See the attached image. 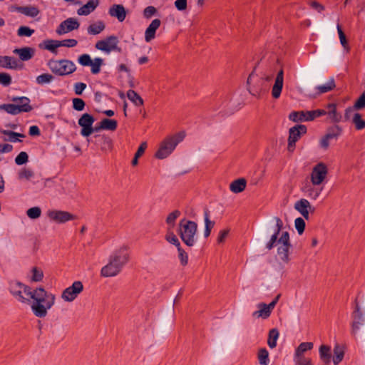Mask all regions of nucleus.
I'll return each mask as SVG.
<instances>
[{
  "label": "nucleus",
  "instance_id": "obj_27",
  "mask_svg": "<svg viewBox=\"0 0 365 365\" xmlns=\"http://www.w3.org/2000/svg\"><path fill=\"white\" fill-rule=\"evenodd\" d=\"M21 284L20 282L16 283L14 284L11 289V292L13 294L14 297H16V299L22 302L26 303L29 301V297H24L23 294H24L23 291V288L20 287L19 284Z\"/></svg>",
  "mask_w": 365,
  "mask_h": 365
},
{
  "label": "nucleus",
  "instance_id": "obj_28",
  "mask_svg": "<svg viewBox=\"0 0 365 365\" xmlns=\"http://www.w3.org/2000/svg\"><path fill=\"white\" fill-rule=\"evenodd\" d=\"M327 114L333 123H338L341 119V115L336 111V106L334 103H329L327 106Z\"/></svg>",
  "mask_w": 365,
  "mask_h": 365
},
{
  "label": "nucleus",
  "instance_id": "obj_41",
  "mask_svg": "<svg viewBox=\"0 0 365 365\" xmlns=\"http://www.w3.org/2000/svg\"><path fill=\"white\" fill-rule=\"evenodd\" d=\"M257 358L259 363L261 365H268L269 362V352L265 348H262L259 349L257 354Z\"/></svg>",
  "mask_w": 365,
  "mask_h": 365
},
{
  "label": "nucleus",
  "instance_id": "obj_59",
  "mask_svg": "<svg viewBox=\"0 0 365 365\" xmlns=\"http://www.w3.org/2000/svg\"><path fill=\"white\" fill-rule=\"evenodd\" d=\"M157 13V9L153 6H148L143 10V16L145 19H150Z\"/></svg>",
  "mask_w": 365,
  "mask_h": 365
},
{
  "label": "nucleus",
  "instance_id": "obj_62",
  "mask_svg": "<svg viewBox=\"0 0 365 365\" xmlns=\"http://www.w3.org/2000/svg\"><path fill=\"white\" fill-rule=\"evenodd\" d=\"M356 110H361L365 108V93H364L355 102L354 105Z\"/></svg>",
  "mask_w": 365,
  "mask_h": 365
},
{
  "label": "nucleus",
  "instance_id": "obj_20",
  "mask_svg": "<svg viewBox=\"0 0 365 365\" xmlns=\"http://www.w3.org/2000/svg\"><path fill=\"white\" fill-rule=\"evenodd\" d=\"M109 14L116 17L119 21L122 22L126 17V11L123 5L115 4L110 8Z\"/></svg>",
  "mask_w": 365,
  "mask_h": 365
},
{
  "label": "nucleus",
  "instance_id": "obj_45",
  "mask_svg": "<svg viewBox=\"0 0 365 365\" xmlns=\"http://www.w3.org/2000/svg\"><path fill=\"white\" fill-rule=\"evenodd\" d=\"M352 123L354 124L356 130L365 128V120L362 119L360 113H354Z\"/></svg>",
  "mask_w": 365,
  "mask_h": 365
},
{
  "label": "nucleus",
  "instance_id": "obj_54",
  "mask_svg": "<svg viewBox=\"0 0 365 365\" xmlns=\"http://www.w3.org/2000/svg\"><path fill=\"white\" fill-rule=\"evenodd\" d=\"M336 28H337V31H338V34H339V37L340 42H341V45L343 46V47L345 49L349 50L348 43H347V41H346V36H345L344 31H342L340 25L338 24Z\"/></svg>",
  "mask_w": 365,
  "mask_h": 365
},
{
  "label": "nucleus",
  "instance_id": "obj_56",
  "mask_svg": "<svg viewBox=\"0 0 365 365\" xmlns=\"http://www.w3.org/2000/svg\"><path fill=\"white\" fill-rule=\"evenodd\" d=\"M73 102V108L76 110L81 111L85 108V102L81 99L78 98H75L72 101Z\"/></svg>",
  "mask_w": 365,
  "mask_h": 365
},
{
  "label": "nucleus",
  "instance_id": "obj_52",
  "mask_svg": "<svg viewBox=\"0 0 365 365\" xmlns=\"http://www.w3.org/2000/svg\"><path fill=\"white\" fill-rule=\"evenodd\" d=\"M53 77L49 73L41 74L36 78V82L40 84L48 83L53 80Z\"/></svg>",
  "mask_w": 365,
  "mask_h": 365
},
{
  "label": "nucleus",
  "instance_id": "obj_31",
  "mask_svg": "<svg viewBox=\"0 0 365 365\" xmlns=\"http://www.w3.org/2000/svg\"><path fill=\"white\" fill-rule=\"evenodd\" d=\"M314 344L312 342H302L295 350L294 357L304 356L305 352L310 351L313 349Z\"/></svg>",
  "mask_w": 365,
  "mask_h": 365
},
{
  "label": "nucleus",
  "instance_id": "obj_16",
  "mask_svg": "<svg viewBox=\"0 0 365 365\" xmlns=\"http://www.w3.org/2000/svg\"><path fill=\"white\" fill-rule=\"evenodd\" d=\"M284 84V71L280 69L277 74L274 83L272 88V96L274 98L277 99L281 95V92Z\"/></svg>",
  "mask_w": 365,
  "mask_h": 365
},
{
  "label": "nucleus",
  "instance_id": "obj_2",
  "mask_svg": "<svg viewBox=\"0 0 365 365\" xmlns=\"http://www.w3.org/2000/svg\"><path fill=\"white\" fill-rule=\"evenodd\" d=\"M274 220L276 222V230L271 236L269 241L266 244V248L268 250H271L276 245L277 247V259L281 263L287 264L290 260L289 250L292 247L289 235L288 232H283L277 240L278 235L283 227V222L277 217H274Z\"/></svg>",
  "mask_w": 365,
  "mask_h": 365
},
{
  "label": "nucleus",
  "instance_id": "obj_34",
  "mask_svg": "<svg viewBox=\"0 0 365 365\" xmlns=\"http://www.w3.org/2000/svg\"><path fill=\"white\" fill-rule=\"evenodd\" d=\"M106 28L105 24L103 21H97L91 24L88 27V33L91 35H97L101 33Z\"/></svg>",
  "mask_w": 365,
  "mask_h": 365
},
{
  "label": "nucleus",
  "instance_id": "obj_25",
  "mask_svg": "<svg viewBox=\"0 0 365 365\" xmlns=\"http://www.w3.org/2000/svg\"><path fill=\"white\" fill-rule=\"evenodd\" d=\"M246 186L247 180L245 178H239L230 184V190L233 193H240L245 190Z\"/></svg>",
  "mask_w": 365,
  "mask_h": 365
},
{
  "label": "nucleus",
  "instance_id": "obj_4",
  "mask_svg": "<svg viewBox=\"0 0 365 365\" xmlns=\"http://www.w3.org/2000/svg\"><path fill=\"white\" fill-rule=\"evenodd\" d=\"M185 137V131L167 136L160 142L159 148L155 153V157L160 160L168 158L175 149L178 144L183 140Z\"/></svg>",
  "mask_w": 365,
  "mask_h": 365
},
{
  "label": "nucleus",
  "instance_id": "obj_9",
  "mask_svg": "<svg viewBox=\"0 0 365 365\" xmlns=\"http://www.w3.org/2000/svg\"><path fill=\"white\" fill-rule=\"evenodd\" d=\"M83 291V284L81 281H75L71 286L63 290L61 298L65 302H73Z\"/></svg>",
  "mask_w": 365,
  "mask_h": 365
},
{
  "label": "nucleus",
  "instance_id": "obj_10",
  "mask_svg": "<svg viewBox=\"0 0 365 365\" xmlns=\"http://www.w3.org/2000/svg\"><path fill=\"white\" fill-rule=\"evenodd\" d=\"M306 133L307 127L304 125H297L289 129L287 145L289 152L292 153L294 150L296 142Z\"/></svg>",
  "mask_w": 365,
  "mask_h": 365
},
{
  "label": "nucleus",
  "instance_id": "obj_42",
  "mask_svg": "<svg viewBox=\"0 0 365 365\" xmlns=\"http://www.w3.org/2000/svg\"><path fill=\"white\" fill-rule=\"evenodd\" d=\"M34 176V171L30 168H24L18 173L20 180H30Z\"/></svg>",
  "mask_w": 365,
  "mask_h": 365
},
{
  "label": "nucleus",
  "instance_id": "obj_22",
  "mask_svg": "<svg viewBox=\"0 0 365 365\" xmlns=\"http://www.w3.org/2000/svg\"><path fill=\"white\" fill-rule=\"evenodd\" d=\"M99 4V0H89L85 5L77 11L78 15L87 16L93 11Z\"/></svg>",
  "mask_w": 365,
  "mask_h": 365
},
{
  "label": "nucleus",
  "instance_id": "obj_55",
  "mask_svg": "<svg viewBox=\"0 0 365 365\" xmlns=\"http://www.w3.org/2000/svg\"><path fill=\"white\" fill-rule=\"evenodd\" d=\"M295 227L299 235H302L305 229V222L303 218L298 217L294 221Z\"/></svg>",
  "mask_w": 365,
  "mask_h": 365
},
{
  "label": "nucleus",
  "instance_id": "obj_63",
  "mask_svg": "<svg viewBox=\"0 0 365 365\" xmlns=\"http://www.w3.org/2000/svg\"><path fill=\"white\" fill-rule=\"evenodd\" d=\"M310 113L309 114V118L312 120H314L316 118L319 117L321 115H324L327 114V110L322 109H317L314 110H309Z\"/></svg>",
  "mask_w": 365,
  "mask_h": 365
},
{
  "label": "nucleus",
  "instance_id": "obj_5",
  "mask_svg": "<svg viewBox=\"0 0 365 365\" xmlns=\"http://www.w3.org/2000/svg\"><path fill=\"white\" fill-rule=\"evenodd\" d=\"M197 225L195 222L182 219L178 224V232L182 241L187 246L192 247L195 244V236Z\"/></svg>",
  "mask_w": 365,
  "mask_h": 365
},
{
  "label": "nucleus",
  "instance_id": "obj_18",
  "mask_svg": "<svg viewBox=\"0 0 365 365\" xmlns=\"http://www.w3.org/2000/svg\"><path fill=\"white\" fill-rule=\"evenodd\" d=\"M161 21L159 19H153L145 31V41L150 42L155 38V32L160 28Z\"/></svg>",
  "mask_w": 365,
  "mask_h": 365
},
{
  "label": "nucleus",
  "instance_id": "obj_39",
  "mask_svg": "<svg viewBox=\"0 0 365 365\" xmlns=\"http://www.w3.org/2000/svg\"><path fill=\"white\" fill-rule=\"evenodd\" d=\"M335 86L336 85L334 78H330L326 84L319 86L316 88V89L318 92V94H322L332 91Z\"/></svg>",
  "mask_w": 365,
  "mask_h": 365
},
{
  "label": "nucleus",
  "instance_id": "obj_36",
  "mask_svg": "<svg viewBox=\"0 0 365 365\" xmlns=\"http://www.w3.org/2000/svg\"><path fill=\"white\" fill-rule=\"evenodd\" d=\"M113 140L110 138L102 135L101 136V150L103 153H109L113 150Z\"/></svg>",
  "mask_w": 365,
  "mask_h": 365
},
{
  "label": "nucleus",
  "instance_id": "obj_57",
  "mask_svg": "<svg viewBox=\"0 0 365 365\" xmlns=\"http://www.w3.org/2000/svg\"><path fill=\"white\" fill-rule=\"evenodd\" d=\"M29 156L26 152H21L15 158V163L19 165H23L28 162Z\"/></svg>",
  "mask_w": 365,
  "mask_h": 365
},
{
  "label": "nucleus",
  "instance_id": "obj_19",
  "mask_svg": "<svg viewBox=\"0 0 365 365\" xmlns=\"http://www.w3.org/2000/svg\"><path fill=\"white\" fill-rule=\"evenodd\" d=\"M11 101L19 109L20 113L30 112L33 109L30 105V100L27 97H14Z\"/></svg>",
  "mask_w": 365,
  "mask_h": 365
},
{
  "label": "nucleus",
  "instance_id": "obj_30",
  "mask_svg": "<svg viewBox=\"0 0 365 365\" xmlns=\"http://www.w3.org/2000/svg\"><path fill=\"white\" fill-rule=\"evenodd\" d=\"M204 220H205L204 237L205 238H207L210 235L211 230L214 227L215 222V221H212L210 220V212L208 210L205 211Z\"/></svg>",
  "mask_w": 365,
  "mask_h": 365
},
{
  "label": "nucleus",
  "instance_id": "obj_11",
  "mask_svg": "<svg viewBox=\"0 0 365 365\" xmlns=\"http://www.w3.org/2000/svg\"><path fill=\"white\" fill-rule=\"evenodd\" d=\"M47 216L51 221L58 224L66 223L76 219V216L72 213L58 210L48 211Z\"/></svg>",
  "mask_w": 365,
  "mask_h": 365
},
{
  "label": "nucleus",
  "instance_id": "obj_1",
  "mask_svg": "<svg viewBox=\"0 0 365 365\" xmlns=\"http://www.w3.org/2000/svg\"><path fill=\"white\" fill-rule=\"evenodd\" d=\"M19 286L23 288L24 294L32 299L31 304L34 314L38 318H44L48 314V310L52 308L56 302V295L48 292L46 289L39 287L32 289L30 287L19 284Z\"/></svg>",
  "mask_w": 365,
  "mask_h": 365
},
{
  "label": "nucleus",
  "instance_id": "obj_61",
  "mask_svg": "<svg viewBox=\"0 0 365 365\" xmlns=\"http://www.w3.org/2000/svg\"><path fill=\"white\" fill-rule=\"evenodd\" d=\"M34 31L27 26H21L18 29V35L19 36H31L34 34Z\"/></svg>",
  "mask_w": 365,
  "mask_h": 365
},
{
  "label": "nucleus",
  "instance_id": "obj_33",
  "mask_svg": "<svg viewBox=\"0 0 365 365\" xmlns=\"http://www.w3.org/2000/svg\"><path fill=\"white\" fill-rule=\"evenodd\" d=\"M118 123L114 119L104 118L99 124V128L107 130H115L117 128Z\"/></svg>",
  "mask_w": 365,
  "mask_h": 365
},
{
  "label": "nucleus",
  "instance_id": "obj_46",
  "mask_svg": "<svg viewBox=\"0 0 365 365\" xmlns=\"http://www.w3.org/2000/svg\"><path fill=\"white\" fill-rule=\"evenodd\" d=\"M31 282H38L42 281L43 278V272L41 269L34 267L31 269Z\"/></svg>",
  "mask_w": 365,
  "mask_h": 365
},
{
  "label": "nucleus",
  "instance_id": "obj_26",
  "mask_svg": "<svg viewBox=\"0 0 365 365\" xmlns=\"http://www.w3.org/2000/svg\"><path fill=\"white\" fill-rule=\"evenodd\" d=\"M0 66L6 68L16 69L19 66L18 61L10 56H0Z\"/></svg>",
  "mask_w": 365,
  "mask_h": 365
},
{
  "label": "nucleus",
  "instance_id": "obj_40",
  "mask_svg": "<svg viewBox=\"0 0 365 365\" xmlns=\"http://www.w3.org/2000/svg\"><path fill=\"white\" fill-rule=\"evenodd\" d=\"M180 215V212L178 210H175L168 214L165 220V222L168 225V228L173 229L175 227V220L179 217Z\"/></svg>",
  "mask_w": 365,
  "mask_h": 365
},
{
  "label": "nucleus",
  "instance_id": "obj_32",
  "mask_svg": "<svg viewBox=\"0 0 365 365\" xmlns=\"http://www.w3.org/2000/svg\"><path fill=\"white\" fill-rule=\"evenodd\" d=\"M319 355L321 359L326 364H329L331 361V348L327 345H321L319 347Z\"/></svg>",
  "mask_w": 365,
  "mask_h": 365
},
{
  "label": "nucleus",
  "instance_id": "obj_44",
  "mask_svg": "<svg viewBox=\"0 0 365 365\" xmlns=\"http://www.w3.org/2000/svg\"><path fill=\"white\" fill-rule=\"evenodd\" d=\"M165 237L168 242L175 245L177 248L180 247V241L175 233L173 232L172 229L168 228Z\"/></svg>",
  "mask_w": 365,
  "mask_h": 365
},
{
  "label": "nucleus",
  "instance_id": "obj_13",
  "mask_svg": "<svg viewBox=\"0 0 365 365\" xmlns=\"http://www.w3.org/2000/svg\"><path fill=\"white\" fill-rule=\"evenodd\" d=\"M354 321L351 324V334L354 336H356L361 334L362 328L365 329L364 327V318L362 312H361L359 307L356 308L354 312Z\"/></svg>",
  "mask_w": 365,
  "mask_h": 365
},
{
  "label": "nucleus",
  "instance_id": "obj_51",
  "mask_svg": "<svg viewBox=\"0 0 365 365\" xmlns=\"http://www.w3.org/2000/svg\"><path fill=\"white\" fill-rule=\"evenodd\" d=\"M58 43H60L59 41L47 40L44 41L45 48L51 52H55L57 48L61 47Z\"/></svg>",
  "mask_w": 365,
  "mask_h": 365
},
{
  "label": "nucleus",
  "instance_id": "obj_48",
  "mask_svg": "<svg viewBox=\"0 0 365 365\" xmlns=\"http://www.w3.org/2000/svg\"><path fill=\"white\" fill-rule=\"evenodd\" d=\"M103 63V60L101 58H96L92 61L91 64V72L93 74H97L101 71V67Z\"/></svg>",
  "mask_w": 365,
  "mask_h": 365
},
{
  "label": "nucleus",
  "instance_id": "obj_7",
  "mask_svg": "<svg viewBox=\"0 0 365 365\" xmlns=\"http://www.w3.org/2000/svg\"><path fill=\"white\" fill-rule=\"evenodd\" d=\"M328 172V167L324 163H318L312 168L309 175L310 182L314 185H322L326 180Z\"/></svg>",
  "mask_w": 365,
  "mask_h": 365
},
{
  "label": "nucleus",
  "instance_id": "obj_50",
  "mask_svg": "<svg viewBox=\"0 0 365 365\" xmlns=\"http://www.w3.org/2000/svg\"><path fill=\"white\" fill-rule=\"evenodd\" d=\"M26 215L30 219H37L41 215V210L38 207H33L26 211Z\"/></svg>",
  "mask_w": 365,
  "mask_h": 365
},
{
  "label": "nucleus",
  "instance_id": "obj_14",
  "mask_svg": "<svg viewBox=\"0 0 365 365\" xmlns=\"http://www.w3.org/2000/svg\"><path fill=\"white\" fill-rule=\"evenodd\" d=\"M294 207L305 220H309V212L312 213L314 212V207H313L310 202L305 198H302L297 201L294 203Z\"/></svg>",
  "mask_w": 365,
  "mask_h": 365
},
{
  "label": "nucleus",
  "instance_id": "obj_15",
  "mask_svg": "<svg viewBox=\"0 0 365 365\" xmlns=\"http://www.w3.org/2000/svg\"><path fill=\"white\" fill-rule=\"evenodd\" d=\"M79 27V23L73 18H68L60 24L56 29V33L59 35H62Z\"/></svg>",
  "mask_w": 365,
  "mask_h": 365
},
{
  "label": "nucleus",
  "instance_id": "obj_21",
  "mask_svg": "<svg viewBox=\"0 0 365 365\" xmlns=\"http://www.w3.org/2000/svg\"><path fill=\"white\" fill-rule=\"evenodd\" d=\"M14 53L17 54L21 61H26L33 58L35 49L31 47H24L14 49Z\"/></svg>",
  "mask_w": 365,
  "mask_h": 365
},
{
  "label": "nucleus",
  "instance_id": "obj_47",
  "mask_svg": "<svg viewBox=\"0 0 365 365\" xmlns=\"http://www.w3.org/2000/svg\"><path fill=\"white\" fill-rule=\"evenodd\" d=\"M0 110H4L9 114L16 115L20 113L19 109L15 103L0 105Z\"/></svg>",
  "mask_w": 365,
  "mask_h": 365
},
{
  "label": "nucleus",
  "instance_id": "obj_60",
  "mask_svg": "<svg viewBox=\"0 0 365 365\" xmlns=\"http://www.w3.org/2000/svg\"><path fill=\"white\" fill-rule=\"evenodd\" d=\"M78 61L81 65L88 66L91 64L93 60L88 54H83L78 57Z\"/></svg>",
  "mask_w": 365,
  "mask_h": 365
},
{
  "label": "nucleus",
  "instance_id": "obj_43",
  "mask_svg": "<svg viewBox=\"0 0 365 365\" xmlns=\"http://www.w3.org/2000/svg\"><path fill=\"white\" fill-rule=\"evenodd\" d=\"M279 337V331L276 329H272L269 332L267 344L271 349L276 347L277 340Z\"/></svg>",
  "mask_w": 365,
  "mask_h": 365
},
{
  "label": "nucleus",
  "instance_id": "obj_12",
  "mask_svg": "<svg viewBox=\"0 0 365 365\" xmlns=\"http://www.w3.org/2000/svg\"><path fill=\"white\" fill-rule=\"evenodd\" d=\"M95 118L89 113H83L78 119V123L81 127V134L83 137H88L93 132V124Z\"/></svg>",
  "mask_w": 365,
  "mask_h": 365
},
{
  "label": "nucleus",
  "instance_id": "obj_24",
  "mask_svg": "<svg viewBox=\"0 0 365 365\" xmlns=\"http://www.w3.org/2000/svg\"><path fill=\"white\" fill-rule=\"evenodd\" d=\"M309 110L294 111L289 115V119L293 122L312 121L309 114Z\"/></svg>",
  "mask_w": 365,
  "mask_h": 365
},
{
  "label": "nucleus",
  "instance_id": "obj_58",
  "mask_svg": "<svg viewBox=\"0 0 365 365\" xmlns=\"http://www.w3.org/2000/svg\"><path fill=\"white\" fill-rule=\"evenodd\" d=\"M294 361L297 365H312V359L305 356L294 357Z\"/></svg>",
  "mask_w": 365,
  "mask_h": 365
},
{
  "label": "nucleus",
  "instance_id": "obj_8",
  "mask_svg": "<svg viewBox=\"0 0 365 365\" xmlns=\"http://www.w3.org/2000/svg\"><path fill=\"white\" fill-rule=\"evenodd\" d=\"M119 40L115 36H109L102 40L98 41L95 45L97 50L109 53L111 51L120 53L122 49L118 46Z\"/></svg>",
  "mask_w": 365,
  "mask_h": 365
},
{
  "label": "nucleus",
  "instance_id": "obj_38",
  "mask_svg": "<svg viewBox=\"0 0 365 365\" xmlns=\"http://www.w3.org/2000/svg\"><path fill=\"white\" fill-rule=\"evenodd\" d=\"M344 355V351L343 350V348L340 345L336 344L334 349L333 362L334 365H337L339 362L342 361Z\"/></svg>",
  "mask_w": 365,
  "mask_h": 365
},
{
  "label": "nucleus",
  "instance_id": "obj_6",
  "mask_svg": "<svg viewBox=\"0 0 365 365\" xmlns=\"http://www.w3.org/2000/svg\"><path fill=\"white\" fill-rule=\"evenodd\" d=\"M51 71L58 76H66L73 73L76 69L74 63L69 60H51L48 62Z\"/></svg>",
  "mask_w": 365,
  "mask_h": 365
},
{
  "label": "nucleus",
  "instance_id": "obj_37",
  "mask_svg": "<svg viewBox=\"0 0 365 365\" xmlns=\"http://www.w3.org/2000/svg\"><path fill=\"white\" fill-rule=\"evenodd\" d=\"M128 98L137 106L143 105V98L133 90H129L127 92Z\"/></svg>",
  "mask_w": 365,
  "mask_h": 365
},
{
  "label": "nucleus",
  "instance_id": "obj_64",
  "mask_svg": "<svg viewBox=\"0 0 365 365\" xmlns=\"http://www.w3.org/2000/svg\"><path fill=\"white\" fill-rule=\"evenodd\" d=\"M11 82V78L10 75L6 73H0V83L4 86H9Z\"/></svg>",
  "mask_w": 365,
  "mask_h": 365
},
{
  "label": "nucleus",
  "instance_id": "obj_53",
  "mask_svg": "<svg viewBox=\"0 0 365 365\" xmlns=\"http://www.w3.org/2000/svg\"><path fill=\"white\" fill-rule=\"evenodd\" d=\"M178 257L180 260V264L182 266H186L188 263V255L185 251L180 247H178Z\"/></svg>",
  "mask_w": 365,
  "mask_h": 365
},
{
  "label": "nucleus",
  "instance_id": "obj_17",
  "mask_svg": "<svg viewBox=\"0 0 365 365\" xmlns=\"http://www.w3.org/2000/svg\"><path fill=\"white\" fill-rule=\"evenodd\" d=\"M317 186L318 185H314L312 183L307 184L302 188V191L308 198L312 200H317L321 195L323 190V187H318Z\"/></svg>",
  "mask_w": 365,
  "mask_h": 365
},
{
  "label": "nucleus",
  "instance_id": "obj_49",
  "mask_svg": "<svg viewBox=\"0 0 365 365\" xmlns=\"http://www.w3.org/2000/svg\"><path fill=\"white\" fill-rule=\"evenodd\" d=\"M20 9L24 14L31 17H35L39 14V10L35 6H25Z\"/></svg>",
  "mask_w": 365,
  "mask_h": 365
},
{
  "label": "nucleus",
  "instance_id": "obj_29",
  "mask_svg": "<svg viewBox=\"0 0 365 365\" xmlns=\"http://www.w3.org/2000/svg\"><path fill=\"white\" fill-rule=\"evenodd\" d=\"M1 133L4 135L6 137L4 138V141H10V142H17L21 141L19 138H24L25 135L21 133H16L14 131L6 130H0Z\"/></svg>",
  "mask_w": 365,
  "mask_h": 365
},
{
  "label": "nucleus",
  "instance_id": "obj_3",
  "mask_svg": "<svg viewBox=\"0 0 365 365\" xmlns=\"http://www.w3.org/2000/svg\"><path fill=\"white\" fill-rule=\"evenodd\" d=\"M130 255L128 247L122 245L109 256L108 263L101 267L100 274L101 277L109 278L118 276L123 267L129 261Z\"/></svg>",
  "mask_w": 365,
  "mask_h": 365
},
{
  "label": "nucleus",
  "instance_id": "obj_35",
  "mask_svg": "<svg viewBox=\"0 0 365 365\" xmlns=\"http://www.w3.org/2000/svg\"><path fill=\"white\" fill-rule=\"evenodd\" d=\"M342 133V128L339 125H334L328 128L327 133V138L329 140L337 139Z\"/></svg>",
  "mask_w": 365,
  "mask_h": 365
},
{
  "label": "nucleus",
  "instance_id": "obj_23",
  "mask_svg": "<svg viewBox=\"0 0 365 365\" xmlns=\"http://www.w3.org/2000/svg\"><path fill=\"white\" fill-rule=\"evenodd\" d=\"M257 307L259 309L252 314V316L255 318L267 319L270 316L272 309L269 308L268 304L264 303H259L257 305Z\"/></svg>",
  "mask_w": 365,
  "mask_h": 365
}]
</instances>
